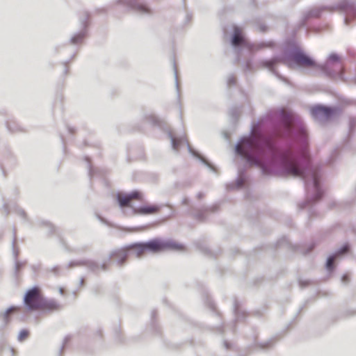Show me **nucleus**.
Returning a JSON list of instances; mask_svg holds the SVG:
<instances>
[{"label":"nucleus","instance_id":"f257e3e1","mask_svg":"<svg viewBox=\"0 0 356 356\" xmlns=\"http://www.w3.org/2000/svg\"><path fill=\"white\" fill-rule=\"evenodd\" d=\"M291 113L284 108L270 111L255 124L248 135L235 145V153L250 165L261 168L266 175L299 177L305 182L307 200L299 204L301 209L319 201L321 167L313 165L302 155L308 147V133L300 122L290 124Z\"/></svg>","mask_w":356,"mask_h":356},{"label":"nucleus","instance_id":"f03ea898","mask_svg":"<svg viewBox=\"0 0 356 356\" xmlns=\"http://www.w3.org/2000/svg\"><path fill=\"white\" fill-rule=\"evenodd\" d=\"M338 63H340L339 56L337 53H332L328 56L325 63L318 64L298 46H293L284 51L283 56H275L270 59H261L258 61V64L261 68L268 70L273 75L284 81H286V79L275 69L280 63H283L291 69L296 67L317 68L327 77L338 76L341 80H343L344 67H341L339 72H337L331 66L332 64Z\"/></svg>","mask_w":356,"mask_h":356},{"label":"nucleus","instance_id":"7ed1b4c3","mask_svg":"<svg viewBox=\"0 0 356 356\" xmlns=\"http://www.w3.org/2000/svg\"><path fill=\"white\" fill-rule=\"evenodd\" d=\"M184 249L181 244L173 240H161L153 238L147 242H137L128 246L113 250L106 259L108 263L113 259L119 266H122L127 261L130 253L135 254L138 258L141 257L145 252L156 253L165 250L180 251Z\"/></svg>","mask_w":356,"mask_h":356},{"label":"nucleus","instance_id":"20e7f679","mask_svg":"<svg viewBox=\"0 0 356 356\" xmlns=\"http://www.w3.org/2000/svg\"><path fill=\"white\" fill-rule=\"evenodd\" d=\"M230 44L236 54V62H239L240 52L245 48L250 52L258 51L263 48H270L274 46L275 43L273 41L261 42L258 44L250 43L249 40L244 36L241 29L237 26H234L233 33L230 38Z\"/></svg>","mask_w":356,"mask_h":356},{"label":"nucleus","instance_id":"39448f33","mask_svg":"<svg viewBox=\"0 0 356 356\" xmlns=\"http://www.w3.org/2000/svg\"><path fill=\"white\" fill-rule=\"evenodd\" d=\"M343 1L350 2L348 0H341L333 6H324L312 8L311 10H308L303 15L302 19L300 23V26H304L307 21L311 18L320 17L321 13L324 10H327L329 12L339 11L343 13L346 15L343 19L344 24L346 25H348L349 22L351 21L355 17V13H351L343 10L339 6Z\"/></svg>","mask_w":356,"mask_h":356},{"label":"nucleus","instance_id":"423d86ee","mask_svg":"<svg viewBox=\"0 0 356 356\" xmlns=\"http://www.w3.org/2000/svg\"><path fill=\"white\" fill-rule=\"evenodd\" d=\"M168 136L170 140L172 148L178 152L179 146L182 143H186L188 152L195 159H198L202 163L208 167L211 171L216 172V168L209 163L199 152L193 149L187 141L185 134L176 135L171 131L168 132Z\"/></svg>","mask_w":356,"mask_h":356},{"label":"nucleus","instance_id":"0eeeda50","mask_svg":"<svg viewBox=\"0 0 356 356\" xmlns=\"http://www.w3.org/2000/svg\"><path fill=\"white\" fill-rule=\"evenodd\" d=\"M108 263L107 259L102 264L92 259H79L71 261L67 264V268H74L79 266H85L88 270L94 273H99L100 271H106L108 270Z\"/></svg>","mask_w":356,"mask_h":356},{"label":"nucleus","instance_id":"6e6552de","mask_svg":"<svg viewBox=\"0 0 356 356\" xmlns=\"http://www.w3.org/2000/svg\"><path fill=\"white\" fill-rule=\"evenodd\" d=\"M43 296L40 293L38 286L29 289L24 296V304L28 310L35 311L39 309Z\"/></svg>","mask_w":356,"mask_h":356},{"label":"nucleus","instance_id":"1a4fd4ad","mask_svg":"<svg viewBox=\"0 0 356 356\" xmlns=\"http://www.w3.org/2000/svg\"><path fill=\"white\" fill-rule=\"evenodd\" d=\"M90 14L87 11H84L82 15L79 17V23L81 29L74 33L70 39V42L72 44H78L83 42V40L88 35V27L90 25Z\"/></svg>","mask_w":356,"mask_h":356},{"label":"nucleus","instance_id":"9d476101","mask_svg":"<svg viewBox=\"0 0 356 356\" xmlns=\"http://www.w3.org/2000/svg\"><path fill=\"white\" fill-rule=\"evenodd\" d=\"M338 111V108L318 104L311 108L313 118L319 122L331 119Z\"/></svg>","mask_w":356,"mask_h":356},{"label":"nucleus","instance_id":"9b49d317","mask_svg":"<svg viewBox=\"0 0 356 356\" xmlns=\"http://www.w3.org/2000/svg\"><path fill=\"white\" fill-rule=\"evenodd\" d=\"M143 199V193L138 190L132 191L129 193H123L119 192L116 194V201L121 209L124 207L135 208L131 204V200H141Z\"/></svg>","mask_w":356,"mask_h":356},{"label":"nucleus","instance_id":"f8f14e48","mask_svg":"<svg viewBox=\"0 0 356 356\" xmlns=\"http://www.w3.org/2000/svg\"><path fill=\"white\" fill-rule=\"evenodd\" d=\"M117 3L123 5L128 10L144 15L151 13L150 8L147 4L140 3L138 0H117Z\"/></svg>","mask_w":356,"mask_h":356},{"label":"nucleus","instance_id":"ddd939ff","mask_svg":"<svg viewBox=\"0 0 356 356\" xmlns=\"http://www.w3.org/2000/svg\"><path fill=\"white\" fill-rule=\"evenodd\" d=\"M350 250L348 243H345L338 248L334 252L330 254L326 260L325 268L328 271H332L334 269V261L337 258L341 257L347 254Z\"/></svg>","mask_w":356,"mask_h":356},{"label":"nucleus","instance_id":"4468645a","mask_svg":"<svg viewBox=\"0 0 356 356\" xmlns=\"http://www.w3.org/2000/svg\"><path fill=\"white\" fill-rule=\"evenodd\" d=\"M62 307V305L56 300L43 297L39 309L44 312H52L59 311Z\"/></svg>","mask_w":356,"mask_h":356},{"label":"nucleus","instance_id":"2eb2a0df","mask_svg":"<svg viewBox=\"0 0 356 356\" xmlns=\"http://www.w3.org/2000/svg\"><path fill=\"white\" fill-rule=\"evenodd\" d=\"M161 208V206L156 204H146L139 207L133 208L132 213L134 215L147 216L157 213Z\"/></svg>","mask_w":356,"mask_h":356},{"label":"nucleus","instance_id":"dca6fc26","mask_svg":"<svg viewBox=\"0 0 356 356\" xmlns=\"http://www.w3.org/2000/svg\"><path fill=\"white\" fill-rule=\"evenodd\" d=\"M17 309L15 306H10L4 311H0V321H1L0 325V329L3 330L10 322L11 315L14 311Z\"/></svg>","mask_w":356,"mask_h":356},{"label":"nucleus","instance_id":"f3484780","mask_svg":"<svg viewBox=\"0 0 356 356\" xmlns=\"http://www.w3.org/2000/svg\"><path fill=\"white\" fill-rule=\"evenodd\" d=\"M246 175L245 173V170L240 169L238 170V176L235 180V183L229 184L227 186L228 190H232L235 188H241L244 187L246 184Z\"/></svg>","mask_w":356,"mask_h":356},{"label":"nucleus","instance_id":"a211bd4d","mask_svg":"<svg viewBox=\"0 0 356 356\" xmlns=\"http://www.w3.org/2000/svg\"><path fill=\"white\" fill-rule=\"evenodd\" d=\"M216 209H217L216 206H213L211 207H205V208H204V209L197 211L194 215V218L196 220L202 222L206 218V216H205L206 213H207L209 211H214Z\"/></svg>","mask_w":356,"mask_h":356},{"label":"nucleus","instance_id":"6ab92c4d","mask_svg":"<svg viewBox=\"0 0 356 356\" xmlns=\"http://www.w3.org/2000/svg\"><path fill=\"white\" fill-rule=\"evenodd\" d=\"M339 6L345 12L355 13L356 17V4L354 2L343 1Z\"/></svg>","mask_w":356,"mask_h":356},{"label":"nucleus","instance_id":"aec40b11","mask_svg":"<svg viewBox=\"0 0 356 356\" xmlns=\"http://www.w3.org/2000/svg\"><path fill=\"white\" fill-rule=\"evenodd\" d=\"M16 242H17L16 229L14 227L13 232V241H12V243H11L12 253H13V257L14 261L18 260L17 258H18V255L19 253V250L17 249L15 247Z\"/></svg>","mask_w":356,"mask_h":356},{"label":"nucleus","instance_id":"412c9836","mask_svg":"<svg viewBox=\"0 0 356 356\" xmlns=\"http://www.w3.org/2000/svg\"><path fill=\"white\" fill-rule=\"evenodd\" d=\"M234 313L236 321H239L243 319L246 315L245 312L240 310L236 301H235L234 304Z\"/></svg>","mask_w":356,"mask_h":356},{"label":"nucleus","instance_id":"4be33fe9","mask_svg":"<svg viewBox=\"0 0 356 356\" xmlns=\"http://www.w3.org/2000/svg\"><path fill=\"white\" fill-rule=\"evenodd\" d=\"M15 267H14V275L15 277H18L19 270L23 268L25 265L26 261H20L18 260H15Z\"/></svg>","mask_w":356,"mask_h":356},{"label":"nucleus","instance_id":"5701e85b","mask_svg":"<svg viewBox=\"0 0 356 356\" xmlns=\"http://www.w3.org/2000/svg\"><path fill=\"white\" fill-rule=\"evenodd\" d=\"M147 122L153 125L160 126V120L154 115H148L145 117Z\"/></svg>","mask_w":356,"mask_h":356},{"label":"nucleus","instance_id":"b1692460","mask_svg":"<svg viewBox=\"0 0 356 356\" xmlns=\"http://www.w3.org/2000/svg\"><path fill=\"white\" fill-rule=\"evenodd\" d=\"M273 339H270L268 341L261 343L257 345V347L261 350H268L273 347Z\"/></svg>","mask_w":356,"mask_h":356},{"label":"nucleus","instance_id":"393cba45","mask_svg":"<svg viewBox=\"0 0 356 356\" xmlns=\"http://www.w3.org/2000/svg\"><path fill=\"white\" fill-rule=\"evenodd\" d=\"M29 335V331L28 330L23 329L19 332L17 340L20 342H22L28 338Z\"/></svg>","mask_w":356,"mask_h":356},{"label":"nucleus","instance_id":"a878e982","mask_svg":"<svg viewBox=\"0 0 356 356\" xmlns=\"http://www.w3.org/2000/svg\"><path fill=\"white\" fill-rule=\"evenodd\" d=\"M86 161L87 162V168L88 169V175L92 179L96 173V169L91 166L89 157L86 156Z\"/></svg>","mask_w":356,"mask_h":356},{"label":"nucleus","instance_id":"bb28decb","mask_svg":"<svg viewBox=\"0 0 356 356\" xmlns=\"http://www.w3.org/2000/svg\"><path fill=\"white\" fill-rule=\"evenodd\" d=\"M42 224L44 227H47L49 234H51L55 232V227L51 222L48 221H42Z\"/></svg>","mask_w":356,"mask_h":356},{"label":"nucleus","instance_id":"cd10ccee","mask_svg":"<svg viewBox=\"0 0 356 356\" xmlns=\"http://www.w3.org/2000/svg\"><path fill=\"white\" fill-rule=\"evenodd\" d=\"M15 213L19 217L22 218L24 221L26 220L27 216L24 209H22V208L17 207L15 209Z\"/></svg>","mask_w":356,"mask_h":356},{"label":"nucleus","instance_id":"c85d7f7f","mask_svg":"<svg viewBox=\"0 0 356 356\" xmlns=\"http://www.w3.org/2000/svg\"><path fill=\"white\" fill-rule=\"evenodd\" d=\"M356 127V118H352L349 120V132L350 134L354 131L355 128Z\"/></svg>","mask_w":356,"mask_h":356},{"label":"nucleus","instance_id":"c756f323","mask_svg":"<svg viewBox=\"0 0 356 356\" xmlns=\"http://www.w3.org/2000/svg\"><path fill=\"white\" fill-rule=\"evenodd\" d=\"M227 83L228 86H235L236 83V79L235 76L232 74L229 75Z\"/></svg>","mask_w":356,"mask_h":356},{"label":"nucleus","instance_id":"7c9ffc66","mask_svg":"<svg viewBox=\"0 0 356 356\" xmlns=\"http://www.w3.org/2000/svg\"><path fill=\"white\" fill-rule=\"evenodd\" d=\"M70 336H66L64 338L63 345L59 350V355H60L62 353V352L63 351V349L65 348V346L70 341Z\"/></svg>","mask_w":356,"mask_h":356},{"label":"nucleus","instance_id":"2f4dec72","mask_svg":"<svg viewBox=\"0 0 356 356\" xmlns=\"http://www.w3.org/2000/svg\"><path fill=\"white\" fill-rule=\"evenodd\" d=\"M49 271L52 273H54L55 275L58 276L60 275V268L58 266H56L52 267Z\"/></svg>","mask_w":356,"mask_h":356},{"label":"nucleus","instance_id":"473e14b6","mask_svg":"<svg viewBox=\"0 0 356 356\" xmlns=\"http://www.w3.org/2000/svg\"><path fill=\"white\" fill-rule=\"evenodd\" d=\"M341 282L346 284L350 282V277L348 274H343L341 277Z\"/></svg>","mask_w":356,"mask_h":356},{"label":"nucleus","instance_id":"72a5a7b5","mask_svg":"<svg viewBox=\"0 0 356 356\" xmlns=\"http://www.w3.org/2000/svg\"><path fill=\"white\" fill-rule=\"evenodd\" d=\"M173 67H174V74H175V85L176 87L178 88L179 83H178V79H177V71L175 66V62L173 61Z\"/></svg>","mask_w":356,"mask_h":356},{"label":"nucleus","instance_id":"f704fd0d","mask_svg":"<svg viewBox=\"0 0 356 356\" xmlns=\"http://www.w3.org/2000/svg\"><path fill=\"white\" fill-rule=\"evenodd\" d=\"M315 248V243L310 244L308 248L303 252L304 254H307L311 252Z\"/></svg>","mask_w":356,"mask_h":356},{"label":"nucleus","instance_id":"c9c22d12","mask_svg":"<svg viewBox=\"0 0 356 356\" xmlns=\"http://www.w3.org/2000/svg\"><path fill=\"white\" fill-rule=\"evenodd\" d=\"M252 60H247L245 64V70L250 71L252 70Z\"/></svg>","mask_w":356,"mask_h":356},{"label":"nucleus","instance_id":"e433bc0d","mask_svg":"<svg viewBox=\"0 0 356 356\" xmlns=\"http://www.w3.org/2000/svg\"><path fill=\"white\" fill-rule=\"evenodd\" d=\"M309 283H310L309 280H299V285L302 288L308 286L309 284Z\"/></svg>","mask_w":356,"mask_h":356},{"label":"nucleus","instance_id":"4c0bfd02","mask_svg":"<svg viewBox=\"0 0 356 356\" xmlns=\"http://www.w3.org/2000/svg\"><path fill=\"white\" fill-rule=\"evenodd\" d=\"M70 60H66L63 63V65H64V70H63V74L65 75L67 74L68 73V67H67V64L70 63Z\"/></svg>","mask_w":356,"mask_h":356},{"label":"nucleus","instance_id":"58836bf2","mask_svg":"<svg viewBox=\"0 0 356 356\" xmlns=\"http://www.w3.org/2000/svg\"><path fill=\"white\" fill-rule=\"evenodd\" d=\"M223 346H224L225 348L227 349V350L232 349V343H230L227 341H224Z\"/></svg>","mask_w":356,"mask_h":356},{"label":"nucleus","instance_id":"ea45409f","mask_svg":"<svg viewBox=\"0 0 356 356\" xmlns=\"http://www.w3.org/2000/svg\"><path fill=\"white\" fill-rule=\"evenodd\" d=\"M189 202H190L189 199H188L187 197H184L182 199V200H181V204H182L183 205H188Z\"/></svg>","mask_w":356,"mask_h":356},{"label":"nucleus","instance_id":"a19ab883","mask_svg":"<svg viewBox=\"0 0 356 356\" xmlns=\"http://www.w3.org/2000/svg\"><path fill=\"white\" fill-rule=\"evenodd\" d=\"M100 292V288L99 286H95L92 289V293L95 295V296H97Z\"/></svg>","mask_w":356,"mask_h":356},{"label":"nucleus","instance_id":"79ce46f5","mask_svg":"<svg viewBox=\"0 0 356 356\" xmlns=\"http://www.w3.org/2000/svg\"><path fill=\"white\" fill-rule=\"evenodd\" d=\"M98 217V219L102 222V223H104L107 225H110V224L108 223V222L104 218L101 217L100 216H97Z\"/></svg>","mask_w":356,"mask_h":356},{"label":"nucleus","instance_id":"37998d69","mask_svg":"<svg viewBox=\"0 0 356 356\" xmlns=\"http://www.w3.org/2000/svg\"><path fill=\"white\" fill-rule=\"evenodd\" d=\"M259 28L260 31H261V32H265L267 30V26L264 24L260 25Z\"/></svg>","mask_w":356,"mask_h":356},{"label":"nucleus","instance_id":"c03bdc74","mask_svg":"<svg viewBox=\"0 0 356 356\" xmlns=\"http://www.w3.org/2000/svg\"><path fill=\"white\" fill-rule=\"evenodd\" d=\"M204 197V193L202 192H199L197 193V198L199 199V200H201L202 198H203Z\"/></svg>","mask_w":356,"mask_h":356},{"label":"nucleus","instance_id":"a18cd8bd","mask_svg":"<svg viewBox=\"0 0 356 356\" xmlns=\"http://www.w3.org/2000/svg\"><path fill=\"white\" fill-rule=\"evenodd\" d=\"M88 249V246H84V247L81 248V249H77L76 251L77 252H85V251H86Z\"/></svg>","mask_w":356,"mask_h":356},{"label":"nucleus","instance_id":"49530a36","mask_svg":"<svg viewBox=\"0 0 356 356\" xmlns=\"http://www.w3.org/2000/svg\"><path fill=\"white\" fill-rule=\"evenodd\" d=\"M3 209L5 210L6 213V215L8 214V206L6 203H4L3 205Z\"/></svg>","mask_w":356,"mask_h":356},{"label":"nucleus","instance_id":"de8ad7c7","mask_svg":"<svg viewBox=\"0 0 356 356\" xmlns=\"http://www.w3.org/2000/svg\"><path fill=\"white\" fill-rule=\"evenodd\" d=\"M192 18V15L190 13H186V22H190Z\"/></svg>","mask_w":356,"mask_h":356},{"label":"nucleus","instance_id":"09e8293b","mask_svg":"<svg viewBox=\"0 0 356 356\" xmlns=\"http://www.w3.org/2000/svg\"><path fill=\"white\" fill-rule=\"evenodd\" d=\"M39 267H40V266H39V265H38V266L33 265V266H31V268H32V270H33L34 272H36V271L39 269Z\"/></svg>","mask_w":356,"mask_h":356},{"label":"nucleus","instance_id":"8fccbe9b","mask_svg":"<svg viewBox=\"0 0 356 356\" xmlns=\"http://www.w3.org/2000/svg\"><path fill=\"white\" fill-rule=\"evenodd\" d=\"M84 284V279L81 277L79 281V285L83 286Z\"/></svg>","mask_w":356,"mask_h":356},{"label":"nucleus","instance_id":"3c124183","mask_svg":"<svg viewBox=\"0 0 356 356\" xmlns=\"http://www.w3.org/2000/svg\"><path fill=\"white\" fill-rule=\"evenodd\" d=\"M232 115L233 118H236V112L235 111H232Z\"/></svg>","mask_w":356,"mask_h":356},{"label":"nucleus","instance_id":"603ef678","mask_svg":"<svg viewBox=\"0 0 356 356\" xmlns=\"http://www.w3.org/2000/svg\"><path fill=\"white\" fill-rule=\"evenodd\" d=\"M59 293H60V294L63 295L64 294V289L63 288H60L59 289Z\"/></svg>","mask_w":356,"mask_h":356},{"label":"nucleus","instance_id":"864d4df0","mask_svg":"<svg viewBox=\"0 0 356 356\" xmlns=\"http://www.w3.org/2000/svg\"><path fill=\"white\" fill-rule=\"evenodd\" d=\"M68 130H69V132L71 133V134L74 133V129L71 128V127H69Z\"/></svg>","mask_w":356,"mask_h":356},{"label":"nucleus","instance_id":"5fc2aeb1","mask_svg":"<svg viewBox=\"0 0 356 356\" xmlns=\"http://www.w3.org/2000/svg\"><path fill=\"white\" fill-rule=\"evenodd\" d=\"M211 309L213 310V312H215V307L213 304L211 305Z\"/></svg>","mask_w":356,"mask_h":356},{"label":"nucleus","instance_id":"6e6d98bb","mask_svg":"<svg viewBox=\"0 0 356 356\" xmlns=\"http://www.w3.org/2000/svg\"><path fill=\"white\" fill-rule=\"evenodd\" d=\"M155 313H156V312H155V311H152V318H154V315H155Z\"/></svg>","mask_w":356,"mask_h":356},{"label":"nucleus","instance_id":"4d7b16f0","mask_svg":"<svg viewBox=\"0 0 356 356\" xmlns=\"http://www.w3.org/2000/svg\"><path fill=\"white\" fill-rule=\"evenodd\" d=\"M7 127H8V129L10 131H13V130L11 129V127H10V125H9L8 124H7Z\"/></svg>","mask_w":356,"mask_h":356},{"label":"nucleus","instance_id":"13d9d810","mask_svg":"<svg viewBox=\"0 0 356 356\" xmlns=\"http://www.w3.org/2000/svg\"><path fill=\"white\" fill-rule=\"evenodd\" d=\"M75 56V54H73L72 56V58H73Z\"/></svg>","mask_w":356,"mask_h":356},{"label":"nucleus","instance_id":"bf43d9fd","mask_svg":"<svg viewBox=\"0 0 356 356\" xmlns=\"http://www.w3.org/2000/svg\"><path fill=\"white\" fill-rule=\"evenodd\" d=\"M355 83H356V76H355Z\"/></svg>","mask_w":356,"mask_h":356},{"label":"nucleus","instance_id":"052dcab7","mask_svg":"<svg viewBox=\"0 0 356 356\" xmlns=\"http://www.w3.org/2000/svg\"><path fill=\"white\" fill-rule=\"evenodd\" d=\"M1 237V235H0V238Z\"/></svg>","mask_w":356,"mask_h":356}]
</instances>
